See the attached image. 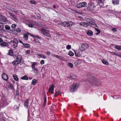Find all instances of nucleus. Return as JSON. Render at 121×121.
<instances>
[{
  "instance_id": "obj_1",
  "label": "nucleus",
  "mask_w": 121,
  "mask_h": 121,
  "mask_svg": "<svg viewBox=\"0 0 121 121\" xmlns=\"http://www.w3.org/2000/svg\"><path fill=\"white\" fill-rule=\"evenodd\" d=\"M88 6L87 8L88 11L92 12L95 10L96 8L94 3H91L88 4Z\"/></svg>"
},
{
  "instance_id": "obj_2",
  "label": "nucleus",
  "mask_w": 121,
  "mask_h": 121,
  "mask_svg": "<svg viewBox=\"0 0 121 121\" xmlns=\"http://www.w3.org/2000/svg\"><path fill=\"white\" fill-rule=\"evenodd\" d=\"M79 84L78 83H74L70 87V91L71 92L75 91L78 87Z\"/></svg>"
},
{
  "instance_id": "obj_3",
  "label": "nucleus",
  "mask_w": 121,
  "mask_h": 121,
  "mask_svg": "<svg viewBox=\"0 0 121 121\" xmlns=\"http://www.w3.org/2000/svg\"><path fill=\"white\" fill-rule=\"evenodd\" d=\"M22 59V56L20 55H18L17 56L16 60L13 62L12 63L14 65H16L19 64L21 62Z\"/></svg>"
},
{
  "instance_id": "obj_4",
  "label": "nucleus",
  "mask_w": 121,
  "mask_h": 121,
  "mask_svg": "<svg viewBox=\"0 0 121 121\" xmlns=\"http://www.w3.org/2000/svg\"><path fill=\"white\" fill-rule=\"evenodd\" d=\"M89 47V45L86 43H83L81 44V46L80 48V50L83 51Z\"/></svg>"
},
{
  "instance_id": "obj_5",
  "label": "nucleus",
  "mask_w": 121,
  "mask_h": 121,
  "mask_svg": "<svg viewBox=\"0 0 121 121\" xmlns=\"http://www.w3.org/2000/svg\"><path fill=\"white\" fill-rule=\"evenodd\" d=\"M10 43L13 48H15L17 46L18 41L17 39H14L13 41H10Z\"/></svg>"
},
{
  "instance_id": "obj_6",
  "label": "nucleus",
  "mask_w": 121,
  "mask_h": 121,
  "mask_svg": "<svg viewBox=\"0 0 121 121\" xmlns=\"http://www.w3.org/2000/svg\"><path fill=\"white\" fill-rule=\"evenodd\" d=\"M28 35H29L31 37H38L39 38V37L37 36H35L31 34L30 33H28L26 34H23V38L24 39L25 41H27L28 39Z\"/></svg>"
},
{
  "instance_id": "obj_7",
  "label": "nucleus",
  "mask_w": 121,
  "mask_h": 121,
  "mask_svg": "<svg viewBox=\"0 0 121 121\" xmlns=\"http://www.w3.org/2000/svg\"><path fill=\"white\" fill-rule=\"evenodd\" d=\"M41 31L42 34L48 37H50V35L49 33V31L46 30L44 29H42L41 30Z\"/></svg>"
},
{
  "instance_id": "obj_8",
  "label": "nucleus",
  "mask_w": 121,
  "mask_h": 121,
  "mask_svg": "<svg viewBox=\"0 0 121 121\" xmlns=\"http://www.w3.org/2000/svg\"><path fill=\"white\" fill-rule=\"evenodd\" d=\"M87 5V3L85 2H81L77 4V7L78 8H80L85 7Z\"/></svg>"
},
{
  "instance_id": "obj_9",
  "label": "nucleus",
  "mask_w": 121,
  "mask_h": 121,
  "mask_svg": "<svg viewBox=\"0 0 121 121\" xmlns=\"http://www.w3.org/2000/svg\"><path fill=\"white\" fill-rule=\"evenodd\" d=\"M104 0H98V4L100 6H102L100 7V8H103L102 6L104 5Z\"/></svg>"
},
{
  "instance_id": "obj_10",
  "label": "nucleus",
  "mask_w": 121,
  "mask_h": 121,
  "mask_svg": "<svg viewBox=\"0 0 121 121\" xmlns=\"http://www.w3.org/2000/svg\"><path fill=\"white\" fill-rule=\"evenodd\" d=\"M54 86L53 84H52L51 86L49 89V92L50 93L52 94L53 93L54 87Z\"/></svg>"
},
{
  "instance_id": "obj_11",
  "label": "nucleus",
  "mask_w": 121,
  "mask_h": 121,
  "mask_svg": "<svg viewBox=\"0 0 121 121\" xmlns=\"http://www.w3.org/2000/svg\"><path fill=\"white\" fill-rule=\"evenodd\" d=\"M2 77L3 79L4 80H7L8 79V76L5 73H3L2 75Z\"/></svg>"
},
{
  "instance_id": "obj_12",
  "label": "nucleus",
  "mask_w": 121,
  "mask_h": 121,
  "mask_svg": "<svg viewBox=\"0 0 121 121\" xmlns=\"http://www.w3.org/2000/svg\"><path fill=\"white\" fill-rule=\"evenodd\" d=\"M87 21L89 22V25L90 26H91L92 25H93L94 24V21L91 20L87 19Z\"/></svg>"
},
{
  "instance_id": "obj_13",
  "label": "nucleus",
  "mask_w": 121,
  "mask_h": 121,
  "mask_svg": "<svg viewBox=\"0 0 121 121\" xmlns=\"http://www.w3.org/2000/svg\"><path fill=\"white\" fill-rule=\"evenodd\" d=\"M86 33L87 35L90 36H91L93 35V32L91 30H88L86 31Z\"/></svg>"
},
{
  "instance_id": "obj_14",
  "label": "nucleus",
  "mask_w": 121,
  "mask_h": 121,
  "mask_svg": "<svg viewBox=\"0 0 121 121\" xmlns=\"http://www.w3.org/2000/svg\"><path fill=\"white\" fill-rule=\"evenodd\" d=\"M29 100V99H27L24 102V106L26 108H27L28 106Z\"/></svg>"
},
{
  "instance_id": "obj_15",
  "label": "nucleus",
  "mask_w": 121,
  "mask_h": 121,
  "mask_svg": "<svg viewBox=\"0 0 121 121\" xmlns=\"http://www.w3.org/2000/svg\"><path fill=\"white\" fill-rule=\"evenodd\" d=\"M67 23L66 22H63L59 23V24L63 26L64 27H68Z\"/></svg>"
},
{
  "instance_id": "obj_16",
  "label": "nucleus",
  "mask_w": 121,
  "mask_h": 121,
  "mask_svg": "<svg viewBox=\"0 0 121 121\" xmlns=\"http://www.w3.org/2000/svg\"><path fill=\"white\" fill-rule=\"evenodd\" d=\"M10 15L12 17V19L14 20H17V19L16 16L13 14L11 13H9Z\"/></svg>"
},
{
  "instance_id": "obj_17",
  "label": "nucleus",
  "mask_w": 121,
  "mask_h": 121,
  "mask_svg": "<svg viewBox=\"0 0 121 121\" xmlns=\"http://www.w3.org/2000/svg\"><path fill=\"white\" fill-rule=\"evenodd\" d=\"M0 45L2 47H5L8 45L7 44L4 42H2L0 43Z\"/></svg>"
},
{
  "instance_id": "obj_18",
  "label": "nucleus",
  "mask_w": 121,
  "mask_h": 121,
  "mask_svg": "<svg viewBox=\"0 0 121 121\" xmlns=\"http://www.w3.org/2000/svg\"><path fill=\"white\" fill-rule=\"evenodd\" d=\"M34 73H35V75H37L38 73V69L36 68H32Z\"/></svg>"
},
{
  "instance_id": "obj_19",
  "label": "nucleus",
  "mask_w": 121,
  "mask_h": 121,
  "mask_svg": "<svg viewBox=\"0 0 121 121\" xmlns=\"http://www.w3.org/2000/svg\"><path fill=\"white\" fill-rule=\"evenodd\" d=\"M67 23L68 27L71 26H72L73 25H75L74 23L71 21L69 22H67Z\"/></svg>"
},
{
  "instance_id": "obj_20",
  "label": "nucleus",
  "mask_w": 121,
  "mask_h": 121,
  "mask_svg": "<svg viewBox=\"0 0 121 121\" xmlns=\"http://www.w3.org/2000/svg\"><path fill=\"white\" fill-rule=\"evenodd\" d=\"M113 45L115 46V48L117 49L119 51L121 50V45H115L114 44H113Z\"/></svg>"
},
{
  "instance_id": "obj_21",
  "label": "nucleus",
  "mask_w": 121,
  "mask_h": 121,
  "mask_svg": "<svg viewBox=\"0 0 121 121\" xmlns=\"http://www.w3.org/2000/svg\"><path fill=\"white\" fill-rule=\"evenodd\" d=\"M119 0H112V2L114 5H117L119 3Z\"/></svg>"
},
{
  "instance_id": "obj_22",
  "label": "nucleus",
  "mask_w": 121,
  "mask_h": 121,
  "mask_svg": "<svg viewBox=\"0 0 121 121\" xmlns=\"http://www.w3.org/2000/svg\"><path fill=\"white\" fill-rule=\"evenodd\" d=\"M37 80L35 79H33L32 81L31 84L33 85H35L37 83Z\"/></svg>"
},
{
  "instance_id": "obj_23",
  "label": "nucleus",
  "mask_w": 121,
  "mask_h": 121,
  "mask_svg": "<svg viewBox=\"0 0 121 121\" xmlns=\"http://www.w3.org/2000/svg\"><path fill=\"white\" fill-rule=\"evenodd\" d=\"M38 56L40 57V58H42L43 59H46L47 57L45 55L41 54H39L38 55Z\"/></svg>"
},
{
  "instance_id": "obj_24",
  "label": "nucleus",
  "mask_w": 121,
  "mask_h": 121,
  "mask_svg": "<svg viewBox=\"0 0 121 121\" xmlns=\"http://www.w3.org/2000/svg\"><path fill=\"white\" fill-rule=\"evenodd\" d=\"M11 33L12 34L15 35H17L18 34L16 29L12 30L11 31Z\"/></svg>"
},
{
  "instance_id": "obj_25",
  "label": "nucleus",
  "mask_w": 121,
  "mask_h": 121,
  "mask_svg": "<svg viewBox=\"0 0 121 121\" xmlns=\"http://www.w3.org/2000/svg\"><path fill=\"white\" fill-rule=\"evenodd\" d=\"M13 77L14 79L16 81H17L18 80V78L16 74H14L13 75Z\"/></svg>"
},
{
  "instance_id": "obj_26",
  "label": "nucleus",
  "mask_w": 121,
  "mask_h": 121,
  "mask_svg": "<svg viewBox=\"0 0 121 121\" xmlns=\"http://www.w3.org/2000/svg\"><path fill=\"white\" fill-rule=\"evenodd\" d=\"M13 51L11 49L9 50V52L8 54L10 56H12L13 55Z\"/></svg>"
},
{
  "instance_id": "obj_27",
  "label": "nucleus",
  "mask_w": 121,
  "mask_h": 121,
  "mask_svg": "<svg viewBox=\"0 0 121 121\" xmlns=\"http://www.w3.org/2000/svg\"><path fill=\"white\" fill-rule=\"evenodd\" d=\"M61 93V91H56L55 95H54V96L55 97H56L57 95H58Z\"/></svg>"
},
{
  "instance_id": "obj_28",
  "label": "nucleus",
  "mask_w": 121,
  "mask_h": 121,
  "mask_svg": "<svg viewBox=\"0 0 121 121\" xmlns=\"http://www.w3.org/2000/svg\"><path fill=\"white\" fill-rule=\"evenodd\" d=\"M54 56L56 57L58 59H61L63 58V57L60 56L58 55H56L55 54L53 55Z\"/></svg>"
},
{
  "instance_id": "obj_29",
  "label": "nucleus",
  "mask_w": 121,
  "mask_h": 121,
  "mask_svg": "<svg viewBox=\"0 0 121 121\" xmlns=\"http://www.w3.org/2000/svg\"><path fill=\"white\" fill-rule=\"evenodd\" d=\"M23 45L25 48H29L30 47V45L29 44L26 43H23Z\"/></svg>"
},
{
  "instance_id": "obj_30",
  "label": "nucleus",
  "mask_w": 121,
  "mask_h": 121,
  "mask_svg": "<svg viewBox=\"0 0 121 121\" xmlns=\"http://www.w3.org/2000/svg\"><path fill=\"white\" fill-rule=\"evenodd\" d=\"M74 52L76 56L78 57H79L80 56V54L79 52H77V51H75Z\"/></svg>"
},
{
  "instance_id": "obj_31",
  "label": "nucleus",
  "mask_w": 121,
  "mask_h": 121,
  "mask_svg": "<svg viewBox=\"0 0 121 121\" xmlns=\"http://www.w3.org/2000/svg\"><path fill=\"white\" fill-rule=\"evenodd\" d=\"M38 36V37H39V38L38 37H35V38H35V39L34 40V43H37L38 42H37V41H38L37 40V38H38L39 39H40V38Z\"/></svg>"
},
{
  "instance_id": "obj_32",
  "label": "nucleus",
  "mask_w": 121,
  "mask_h": 121,
  "mask_svg": "<svg viewBox=\"0 0 121 121\" xmlns=\"http://www.w3.org/2000/svg\"><path fill=\"white\" fill-rule=\"evenodd\" d=\"M37 63L35 62H33L32 64L31 67L32 68H35V66L36 65Z\"/></svg>"
},
{
  "instance_id": "obj_33",
  "label": "nucleus",
  "mask_w": 121,
  "mask_h": 121,
  "mask_svg": "<svg viewBox=\"0 0 121 121\" xmlns=\"http://www.w3.org/2000/svg\"><path fill=\"white\" fill-rule=\"evenodd\" d=\"M69 55L70 56H73L74 53L71 51H69L68 53Z\"/></svg>"
},
{
  "instance_id": "obj_34",
  "label": "nucleus",
  "mask_w": 121,
  "mask_h": 121,
  "mask_svg": "<svg viewBox=\"0 0 121 121\" xmlns=\"http://www.w3.org/2000/svg\"><path fill=\"white\" fill-rule=\"evenodd\" d=\"M2 19H1L0 20V21L1 22H2V23H5L6 22V20L5 19H4L3 17H2Z\"/></svg>"
},
{
  "instance_id": "obj_35",
  "label": "nucleus",
  "mask_w": 121,
  "mask_h": 121,
  "mask_svg": "<svg viewBox=\"0 0 121 121\" xmlns=\"http://www.w3.org/2000/svg\"><path fill=\"white\" fill-rule=\"evenodd\" d=\"M95 30L97 31L98 32L96 33V35H99L100 32V31L99 30L98 28H95Z\"/></svg>"
},
{
  "instance_id": "obj_36",
  "label": "nucleus",
  "mask_w": 121,
  "mask_h": 121,
  "mask_svg": "<svg viewBox=\"0 0 121 121\" xmlns=\"http://www.w3.org/2000/svg\"><path fill=\"white\" fill-rule=\"evenodd\" d=\"M21 79L23 80H27L28 79V77L27 76H24L22 77Z\"/></svg>"
},
{
  "instance_id": "obj_37",
  "label": "nucleus",
  "mask_w": 121,
  "mask_h": 121,
  "mask_svg": "<svg viewBox=\"0 0 121 121\" xmlns=\"http://www.w3.org/2000/svg\"><path fill=\"white\" fill-rule=\"evenodd\" d=\"M5 28L7 30H9L10 28V26L8 25H6L5 27Z\"/></svg>"
},
{
  "instance_id": "obj_38",
  "label": "nucleus",
  "mask_w": 121,
  "mask_h": 121,
  "mask_svg": "<svg viewBox=\"0 0 121 121\" xmlns=\"http://www.w3.org/2000/svg\"><path fill=\"white\" fill-rule=\"evenodd\" d=\"M102 62L103 63L107 65L108 64V62L106 60H102Z\"/></svg>"
},
{
  "instance_id": "obj_39",
  "label": "nucleus",
  "mask_w": 121,
  "mask_h": 121,
  "mask_svg": "<svg viewBox=\"0 0 121 121\" xmlns=\"http://www.w3.org/2000/svg\"><path fill=\"white\" fill-rule=\"evenodd\" d=\"M71 68H72L73 67V64L71 63H68L67 64Z\"/></svg>"
},
{
  "instance_id": "obj_40",
  "label": "nucleus",
  "mask_w": 121,
  "mask_h": 121,
  "mask_svg": "<svg viewBox=\"0 0 121 121\" xmlns=\"http://www.w3.org/2000/svg\"><path fill=\"white\" fill-rule=\"evenodd\" d=\"M47 98L46 97H44V104H43V105L44 106H45L46 104V102Z\"/></svg>"
},
{
  "instance_id": "obj_41",
  "label": "nucleus",
  "mask_w": 121,
  "mask_h": 121,
  "mask_svg": "<svg viewBox=\"0 0 121 121\" xmlns=\"http://www.w3.org/2000/svg\"><path fill=\"white\" fill-rule=\"evenodd\" d=\"M17 26V25L15 24H13L11 26V27L12 28L14 29Z\"/></svg>"
},
{
  "instance_id": "obj_42",
  "label": "nucleus",
  "mask_w": 121,
  "mask_h": 121,
  "mask_svg": "<svg viewBox=\"0 0 121 121\" xmlns=\"http://www.w3.org/2000/svg\"><path fill=\"white\" fill-rule=\"evenodd\" d=\"M0 28L1 29L0 30H1L4 28V26L2 23H0Z\"/></svg>"
},
{
  "instance_id": "obj_43",
  "label": "nucleus",
  "mask_w": 121,
  "mask_h": 121,
  "mask_svg": "<svg viewBox=\"0 0 121 121\" xmlns=\"http://www.w3.org/2000/svg\"><path fill=\"white\" fill-rule=\"evenodd\" d=\"M66 48L68 50H69L71 49V46L69 45H68L66 47Z\"/></svg>"
},
{
  "instance_id": "obj_44",
  "label": "nucleus",
  "mask_w": 121,
  "mask_h": 121,
  "mask_svg": "<svg viewBox=\"0 0 121 121\" xmlns=\"http://www.w3.org/2000/svg\"><path fill=\"white\" fill-rule=\"evenodd\" d=\"M16 30V31H17V33L18 32H20L21 31V29H20L19 28H17Z\"/></svg>"
},
{
  "instance_id": "obj_45",
  "label": "nucleus",
  "mask_w": 121,
  "mask_h": 121,
  "mask_svg": "<svg viewBox=\"0 0 121 121\" xmlns=\"http://www.w3.org/2000/svg\"><path fill=\"white\" fill-rule=\"evenodd\" d=\"M28 26L30 27H32L33 26V25L31 23H29L28 24Z\"/></svg>"
},
{
  "instance_id": "obj_46",
  "label": "nucleus",
  "mask_w": 121,
  "mask_h": 121,
  "mask_svg": "<svg viewBox=\"0 0 121 121\" xmlns=\"http://www.w3.org/2000/svg\"><path fill=\"white\" fill-rule=\"evenodd\" d=\"M30 53V51L29 50H27L26 51V54H29Z\"/></svg>"
},
{
  "instance_id": "obj_47",
  "label": "nucleus",
  "mask_w": 121,
  "mask_h": 121,
  "mask_svg": "<svg viewBox=\"0 0 121 121\" xmlns=\"http://www.w3.org/2000/svg\"><path fill=\"white\" fill-rule=\"evenodd\" d=\"M112 30L114 32H116L117 31V29L116 28H113L112 29Z\"/></svg>"
},
{
  "instance_id": "obj_48",
  "label": "nucleus",
  "mask_w": 121,
  "mask_h": 121,
  "mask_svg": "<svg viewBox=\"0 0 121 121\" xmlns=\"http://www.w3.org/2000/svg\"><path fill=\"white\" fill-rule=\"evenodd\" d=\"M89 25V24H88L85 22L83 26H84L85 27H87Z\"/></svg>"
},
{
  "instance_id": "obj_49",
  "label": "nucleus",
  "mask_w": 121,
  "mask_h": 121,
  "mask_svg": "<svg viewBox=\"0 0 121 121\" xmlns=\"http://www.w3.org/2000/svg\"><path fill=\"white\" fill-rule=\"evenodd\" d=\"M30 2L31 3L34 4H35L36 3L35 1L34 0H31L30 1Z\"/></svg>"
},
{
  "instance_id": "obj_50",
  "label": "nucleus",
  "mask_w": 121,
  "mask_h": 121,
  "mask_svg": "<svg viewBox=\"0 0 121 121\" xmlns=\"http://www.w3.org/2000/svg\"><path fill=\"white\" fill-rule=\"evenodd\" d=\"M44 61L43 60H42L40 62V64L41 65H43L44 64Z\"/></svg>"
},
{
  "instance_id": "obj_51",
  "label": "nucleus",
  "mask_w": 121,
  "mask_h": 121,
  "mask_svg": "<svg viewBox=\"0 0 121 121\" xmlns=\"http://www.w3.org/2000/svg\"><path fill=\"white\" fill-rule=\"evenodd\" d=\"M85 22H80V25L81 26H83Z\"/></svg>"
},
{
  "instance_id": "obj_52",
  "label": "nucleus",
  "mask_w": 121,
  "mask_h": 121,
  "mask_svg": "<svg viewBox=\"0 0 121 121\" xmlns=\"http://www.w3.org/2000/svg\"><path fill=\"white\" fill-rule=\"evenodd\" d=\"M113 12V11L111 10H108V13H112Z\"/></svg>"
},
{
  "instance_id": "obj_53",
  "label": "nucleus",
  "mask_w": 121,
  "mask_h": 121,
  "mask_svg": "<svg viewBox=\"0 0 121 121\" xmlns=\"http://www.w3.org/2000/svg\"><path fill=\"white\" fill-rule=\"evenodd\" d=\"M9 87L10 89H12L13 88V85H10L9 86Z\"/></svg>"
},
{
  "instance_id": "obj_54",
  "label": "nucleus",
  "mask_w": 121,
  "mask_h": 121,
  "mask_svg": "<svg viewBox=\"0 0 121 121\" xmlns=\"http://www.w3.org/2000/svg\"><path fill=\"white\" fill-rule=\"evenodd\" d=\"M46 53L47 55H49L51 54L50 52H49V51L47 52H46Z\"/></svg>"
},
{
  "instance_id": "obj_55",
  "label": "nucleus",
  "mask_w": 121,
  "mask_h": 121,
  "mask_svg": "<svg viewBox=\"0 0 121 121\" xmlns=\"http://www.w3.org/2000/svg\"><path fill=\"white\" fill-rule=\"evenodd\" d=\"M3 41V39L1 38H0V43Z\"/></svg>"
},
{
  "instance_id": "obj_56",
  "label": "nucleus",
  "mask_w": 121,
  "mask_h": 121,
  "mask_svg": "<svg viewBox=\"0 0 121 121\" xmlns=\"http://www.w3.org/2000/svg\"><path fill=\"white\" fill-rule=\"evenodd\" d=\"M117 56L121 58V53L118 55Z\"/></svg>"
},
{
  "instance_id": "obj_57",
  "label": "nucleus",
  "mask_w": 121,
  "mask_h": 121,
  "mask_svg": "<svg viewBox=\"0 0 121 121\" xmlns=\"http://www.w3.org/2000/svg\"><path fill=\"white\" fill-rule=\"evenodd\" d=\"M113 54H114V55H116L117 56V55H119V54H117L116 53H113Z\"/></svg>"
},
{
  "instance_id": "obj_58",
  "label": "nucleus",
  "mask_w": 121,
  "mask_h": 121,
  "mask_svg": "<svg viewBox=\"0 0 121 121\" xmlns=\"http://www.w3.org/2000/svg\"><path fill=\"white\" fill-rule=\"evenodd\" d=\"M19 42L21 43H22L23 44V43H22V41L21 40H19Z\"/></svg>"
},
{
  "instance_id": "obj_59",
  "label": "nucleus",
  "mask_w": 121,
  "mask_h": 121,
  "mask_svg": "<svg viewBox=\"0 0 121 121\" xmlns=\"http://www.w3.org/2000/svg\"><path fill=\"white\" fill-rule=\"evenodd\" d=\"M37 42H38L37 43H38L40 45H41V43L40 42H39V41H37Z\"/></svg>"
},
{
  "instance_id": "obj_60",
  "label": "nucleus",
  "mask_w": 121,
  "mask_h": 121,
  "mask_svg": "<svg viewBox=\"0 0 121 121\" xmlns=\"http://www.w3.org/2000/svg\"><path fill=\"white\" fill-rule=\"evenodd\" d=\"M53 8H56V6L55 5L53 6Z\"/></svg>"
},
{
  "instance_id": "obj_61",
  "label": "nucleus",
  "mask_w": 121,
  "mask_h": 121,
  "mask_svg": "<svg viewBox=\"0 0 121 121\" xmlns=\"http://www.w3.org/2000/svg\"><path fill=\"white\" fill-rule=\"evenodd\" d=\"M110 53L112 54H113V53H114V52H110Z\"/></svg>"
},
{
  "instance_id": "obj_62",
  "label": "nucleus",
  "mask_w": 121,
  "mask_h": 121,
  "mask_svg": "<svg viewBox=\"0 0 121 121\" xmlns=\"http://www.w3.org/2000/svg\"><path fill=\"white\" fill-rule=\"evenodd\" d=\"M76 12L77 13L78 12H77V11H76Z\"/></svg>"
},
{
  "instance_id": "obj_63",
  "label": "nucleus",
  "mask_w": 121,
  "mask_h": 121,
  "mask_svg": "<svg viewBox=\"0 0 121 121\" xmlns=\"http://www.w3.org/2000/svg\"><path fill=\"white\" fill-rule=\"evenodd\" d=\"M93 81V80L92 79V81Z\"/></svg>"
},
{
  "instance_id": "obj_64",
  "label": "nucleus",
  "mask_w": 121,
  "mask_h": 121,
  "mask_svg": "<svg viewBox=\"0 0 121 121\" xmlns=\"http://www.w3.org/2000/svg\"><path fill=\"white\" fill-rule=\"evenodd\" d=\"M71 78L72 79H73V78H72L71 77Z\"/></svg>"
}]
</instances>
